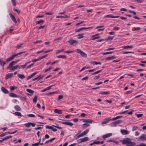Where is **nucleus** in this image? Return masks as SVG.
<instances>
[{"label":"nucleus","mask_w":146,"mask_h":146,"mask_svg":"<svg viewBox=\"0 0 146 146\" xmlns=\"http://www.w3.org/2000/svg\"><path fill=\"white\" fill-rule=\"evenodd\" d=\"M133 52H129V51H122V53L123 54H126L128 53H133Z\"/></svg>","instance_id":"c03bdc74"},{"label":"nucleus","mask_w":146,"mask_h":146,"mask_svg":"<svg viewBox=\"0 0 146 146\" xmlns=\"http://www.w3.org/2000/svg\"><path fill=\"white\" fill-rule=\"evenodd\" d=\"M13 11H16L18 14H19L20 13V11L19 10H18L17 9L14 8L13 9Z\"/></svg>","instance_id":"de8ad7c7"},{"label":"nucleus","mask_w":146,"mask_h":146,"mask_svg":"<svg viewBox=\"0 0 146 146\" xmlns=\"http://www.w3.org/2000/svg\"><path fill=\"white\" fill-rule=\"evenodd\" d=\"M14 108L17 111H20L21 110V108L18 105L15 106Z\"/></svg>","instance_id":"bb28decb"},{"label":"nucleus","mask_w":146,"mask_h":146,"mask_svg":"<svg viewBox=\"0 0 146 146\" xmlns=\"http://www.w3.org/2000/svg\"><path fill=\"white\" fill-rule=\"evenodd\" d=\"M138 128V127H137L134 126L133 127L132 131H134L135 130H136Z\"/></svg>","instance_id":"e2e57ef3"},{"label":"nucleus","mask_w":146,"mask_h":146,"mask_svg":"<svg viewBox=\"0 0 146 146\" xmlns=\"http://www.w3.org/2000/svg\"><path fill=\"white\" fill-rule=\"evenodd\" d=\"M19 65H17L15 66H13L10 69V70H14L15 69H16L18 68H19Z\"/></svg>","instance_id":"7c9ffc66"},{"label":"nucleus","mask_w":146,"mask_h":146,"mask_svg":"<svg viewBox=\"0 0 146 146\" xmlns=\"http://www.w3.org/2000/svg\"><path fill=\"white\" fill-rule=\"evenodd\" d=\"M53 86V85H51L50 86H48V87H46V88L44 89L43 90H42L41 91L42 92H44L45 91H46L47 90H49L51 89V87L52 86Z\"/></svg>","instance_id":"c756f323"},{"label":"nucleus","mask_w":146,"mask_h":146,"mask_svg":"<svg viewBox=\"0 0 146 146\" xmlns=\"http://www.w3.org/2000/svg\"><path fill=\"white\" fill-rule=\"evenodd\" d=\"M6 64V62L0 59V65L2 66H4V65Z\"/></svg>","instance_id":"393cba45"},{"label":"nucleus","mask_w":146,"mask_h":146,"mask_svg":"<svg viewBox=\"0 0 146 146\" xmlns=\"http://www.w3.org/2000/svg\"><path fill=\"white\" fill-rule=\"evenodd\" d=\"M13 58H13V57L12 56L10 57L9 58H7L6 60V61L7 62H8L10 61L11 60H12Z\"/></svg>","instance_id":"58836bf2"},{"label":"nucleus","mask_w":146,"mask_h":146,"mask_svg":"<svg viewBox=\"0 0 146 146\" xmlns=\"http://www.w3.org/2000/svg\"><path fill=\"white\" fill-rule=\"evenodd\" d=\"M56 93V92H49V93H47L46 94L47 95H51V94H55V93Z\"/></svg>","instance_id":"13d9d810"},{"label":"nucleus","mask_w":146,"mask_h":146,"mask_svg":"<svg viewBox=\"0 0 146 146\" xmlns=\"http://www.w3.org/2000/svg\"><path fill=\"white\" fill-rule=\"evenodd\" d=\"M1 90L5 94H8L9 92V91L3 87H1Z\"/></svg>","instance_id":"4468645a"},{"label":"nucleus","mask_w":146,"mask_h":146,"mask_svg":"<svg viewBox=\"0 0 146 146\" xmlns=\"http://www.w3.org/2000/svg\"><path fill=\"white\" fill-rule=\"evenodd\" d=\"M84 33L82 34H80L78 35V37L77 38L78 39H80L84 37Z\"/></svg>","instance_id":"2f4dec72"},{"label":"nucleus","mask_w":146,"mask_h":146,"mask_svg":"<svg viewBox=\"0 0 146 146\" xmlns=\"http://www.w3.org/2000/svg\"><path fill=\"white\" fill-rule=\"evenodd\" d=\"M73 52V51L67 50L64 52L66 53L69 54Z\"/></svg>","instance_id":"69168bd1"},{"label":"nucleus","mask_w":146,"mask_h":146,"mask_svg":"<svg viewBox=\"0 0 146 146\" xmlns=\"http://www.w3.org/2000/svg\"><path fill=\"white\" fill-rule=\"evenodd\" d=\"M63 98V96L62 95H59L58 98V100H59L61 99H62Z\"/></svg>","instance_id":"0e129e2a"},{"label":"nucleus","mask_w":146,"mask_h":146,"mask_svg":"<svg viewBox=\"0 0 146 146\" xmlns=\"http://www.w3.org/2000/svg\"><path fill=\"white\" fill-rule=\"evenodd\" d=\"M81 140L80 142H84L85 141H88L89 140V138L88 137H85L83 138L80 139V140Z\"/></svg>","instance_id":"a211bd4d"},{"label":"nucleus","mask_w":146,"mask_h":146,"mask_svg":"<svg viewBox=\"0 0 146 146\" xmlns=\"http://www.w3.org/2000/svg\"><path fill=\"white\" fill-rule=\"evenodd\" d=\"M9 15L12 21L15 23H16L17 21L15 16L11 13H9Z\"/></svg>","instance_id":"39448f33"},{"label":"nucleus","mask_w":146,"mask_h":146,"mask_svg":"<svg viewBox=\"0 0 146 146\" xmlns=\"http://www.w3.org/2000/svg\"><path fill=\"white\" fill-rule=\"evenodd\" d=\"M26 91L29 93L33 94L34 92V91L29 89H26ZM28 95H29L30 96H31L32 95V94H28Z\"/></svg>","instance_id":"ddd939ff"},{"label":"nucleus","mask_w":146,"mask_h":146,"mask_svg":"<svg viewBox=\"0 0 146 146\" xmlns=\"http://www.w3.org/2000/svg\"><path fill=\"white\" fill-rule=\"evenodd\" d=\"M58 58H66V55H59L57 56Z\"/></svg>","instance_id":"e433bc0d"},{"label":"nucleus","mask_w":146,"mask_h":146,"mask_svg":"<svg viewBox=\"0 0 146 146\" xmlns=\"http://www.w3.org/2000/svg\"><path fill=\"white\" fill-rule=\"evenodd\" d=\"M145 134H142L139 137V139H142L143 140H146V136Z\"/></svg>","instance_id":"dca6fc26"},{"label":"nucleus","mask_w":146,"mask_h":146,"mask_svg":"<svg viewBox=\"0 0 146 146\" xmlns=\"http://www.w3.org/2000/svg\"><path fill=\"white\" fill-rule=\"evenodd\" d=\"M69 17V16H68L67 15H66L65 16H57L56 17V18H68Z\"/></svg>","instance_id":"5701e85b"},{"label":"nucleus","mask_w":146,"mask_h":146,"mask_svg":"<svg viewBox=\"0 0 146 146\" xmlns=\"http://www.w3.org/2000/svg\"><path fill=\"white\" fill-rule=\"evenodd\" d=\"M25 125L27 127H29L31 126V122H28L25 123Z\"/></svg>","instance_id":"5fc2aeb1"},{"label":"nucleus","mask_w":146,"mask_h":146,"mask_svg":"<svg viewBox=\"0 0 146 146\" xmlns=\"http://www.w3.org/2000/svg\"><path fill=\"white\" fill-rule=\"evenodd\" d=\"M9 95L10 96L13 98H17L18 97V96L12 92L10 93L9 94Z\"/></svg>","instance_id":"2eb2a0df"},{"label":"nucleus","mask_w":146,"mask_h":146,"mask_svg":"<svg viewBox=\"0 0 146 146\" xmlns=\"http://www.w3.org/2000/svg\"><path fill=\"white\" fill-rule=\"evenodd\" d=\"M111 120V117H108L104 119L103 121L102 122L101 124L102 125L106 124L108 123Z\"/></svg>","instance_id":"20e7f679"},{"label":"nucleus","mask_w":146,"mask_h":146,"mask_svg":"<svg viewBox=\"0 0 146 146\" xmlns=\"http://www.w3.org/2000/svg\"><path fill=\"white\" fill-rule=\"evenodd\" d=\"M100 94H110V91L108 92H101L99 93Z\"/></svg>","instance_id":"4c0bfd02"},{"label":"nucleus","mask_w":146,"mask_h":146,"mask_svg":"<svg viewBox=\"0 0 146 146\" xmlns=\"http://www.w3.org/2000/svg\"><path fill=\"white\" fill-rule=\"evenodd\" d=\"M92 28V27H87V28L84 27H82V28H80L78 29H76L75 30V32L76 33L78 32H80V31H81L82 30H83L88 29H89L90 28Z\"/></svg>","instance_id":"0eeeda50"},{"label":"nucleus","mask_w":146,"mask_h":146,"mask_svg":"<svg viewBox=\"0 0 146 146\" xmlns=\"http://www.w3.org/2000/svg\"><path fill=\"white\" fill-rule=\"evenodd\" d=\"M113 37L114 36H109L106 39L107 40H111L113 39Z\"/></svg>","instance_id":"3c124183"},{"label":"nucleus","mask_w":146,"mask_h":146,"mask_svg":"<svg viewBox=\"0 0 146 146\" xmlns=\"http://www.w3.org/2000/svg\"><path fill=\"white\" fill-rule=\"evenodd\" d=\"M14 64H13L12 62H11L9 64V65L7 67V69H10L11 68L13 67V66Z\"/></svg>","instance_id":"cd10ccee"},{"label":"nucleus","mask_w":146,"mask_h":146,"mask_svg":"<svg viewBox=\"0 0 146 146\" xmlns=\"http://www.w3.org/2000/svg\"><path fill=\"white\" fill-rule=\"evenodd\" d=\"M99 34H97L94 35L92 36V39L93 40H94L99 38L100 37V36H97Z\"/></svg>","instance_id":"6ab92c4d"},{"label":"nucleus","mask_w":146,"mask_h":146,"mask_svg":"<svg viewBox=\"0 0 146 146\" xmlns=\"http://www.w3.org/2000/svg\"><path fill=\"white\" fill-rule=\"evenodd\" d=\"M68 42L70 43V45H72L74 43L76 44H77L78 42V41L76 40H75L73 39H71L68 40Z\"/></svg>","instance_id":"6e6552de"},{"label":"nucleus","mask_w":146,"mask_h":146,"mask_svg":"<svg viewBox=\"0 0 146 146\" xmlns=\"http://www.w3.org/2000/svg\"><path fill=\"white\" fill-rule=\"evenodd\" d=\"M82 121L83 122L89 123H92L93 122V121L90 119H82L80 120Z\"/></svg>","instance_id":"423d86ee"},{"label":"nucleus","mask_w":146,"mask_h":146,"mask_svg":"<svg viewBox=\"0 0 146 146\" xmlns=\"http://www.w3.org/2000/svg\"><path fill=\"white\" fill-rule=\"evenodd\" d=\"M27 116L31 117H35V115L33 114H29L27 115Z\"/></svg>","instance_id":"680f3d73"},{"label":"nucleus","mask_w":146,"mask_h":146,"mask_svg":"<svg viewBox=\"0 0 146 146\" xmlns=\"http://www.w3.org/2000/svg\"><path fill=\"white\" fill-rule=\"evenodd\" d=\"M131 139L128 138H126L122 140H120V142L123 144H126V146H133L136 145V143L131 141Z\"/></svg>","instance_id":"f257e3e1"},{"label":"nucleus","mask_w":146,"mask_h":146,"mask_svg":"<svg viewBox=\"0 0 146 146\" xmlns=\"http://www.w3.org/2000/svg\"><path fill=\"white\" fill-rule=\"evenodd\" d=\"M112 135V134L111 133H107L105 134L102 137L104 139H105L107 138V137H109L111 136Z\"/></svg>","instance_id":"f8f14e48"},{"label":"nucleus","mask_w":146,"mask_h":146,"mask_svg":"<svg viewBox=\"0 0 146 146\" xmlns=\"http://www.w3.org/2000/svg\"><path fill=\"white\" fill-rule=\"evenodd\" d=\"M89 129H87L86 130L84 131V132L78 135L75 138L76 139H77L80 137H82L84 135H86L89 131Z\"/></svg>","instance_id":"f03ea898"},{"label":"nucleus","mask_w":146,"mask_h":146,"mask_svg":"<svg viewBox=\"0 0 146 146\" xmlns=\"http://www.w3.org/2000/svg\"><path fill=\"white\" fill-rule=\"evenodd\" d=\"M11 1L13 5L14 6H16V0H11Z\"/></svg>","instance_id":"bf43d9fd"},{"label":"nucleus","mask_w":146,"mask_h":146,"mask_svg":"<svg viewBox=\"0 0 146 146\" xmlns=\"http://www.w3.org/2000/svg\"><path fill=\"white\" fill-rule=\"evenodd\" d=\"M37 100V96L36 95L35 96L34 98L33 101L34 103H35Z\"/></svg>","instance_id":"37998d69"},{"label":"nucleus","mask_w":146,"mask_h":146,"mask_svg":"<svg viewBox=\"0 0 146 146\" xmlns=\"http://www.w3.org/2000/svg\"><path fill=\"white\" fill-rule=\"evenodd\" d=\"M13 73H8L7 74H6V76L5 77V80H7L9 78L11 77L12 76H13Z\"/></svg>","instance_id":"9b49d317"},{"label":"nucleus","mask_w":146,"mask_h":146,"mask_svg":"<svg viewBox=\"0 0 146 146\" xmlns=\"http://www.w3.org/2000/svg\"><path fill=\"white\" fill-rule=\"evenodd\" d=\"M8 133H9V131L6 132H5V133H2V134H1L0 135V137H3L4 136L7 135V134H8Z\"/></svg>","instance_id":"a19ab883"},{"label":"nucleus","mask_w":146,"mask_h":146,"mask_svg":"<svg viewBox=\"0 0 146 146\" xmlns=\"http://www.w3.org/2000/svg\"><path fill=\"white\" fill-rule=\"evenodd\" d=\"M119 124V120H117L110 123V125L111 126H114L117 124Z\"/></svg>","instance_id":"412c9836"},{"label":"nucleus","mask_w":146,"mask_h":146,"mask_svg":"<svg viewBox=\"0 0 146 146\" xmlns=\"http://www.w3.org/2000/svg\"><path fill=\"white\" fill-rule=\"evenodd\" d=\"M122 48L123 49L131 48H133V46L132 45L124 46H123Z\"/></svg>","instance_id":"c85d7f7f"},{"label":"nucleus","mask_w":146,"mask_h":146,"mask_svg":"<svg viewBox=\"0 0 146 146\" xmlns=\"http://www.w3.org/2000/svg\"><path fill=\"white\" fill-rule=\"evenodd\" d=\"M23 44V43H21L19 44H18L16 47L17 49L21 48H23V46H22Z\"/></svg>","instance_id":"b1692460"},{"label":"nucleus","mask_w":146,"mask_h":146,"mask_svg":"<svg viewBox=\"0 0 146 146\" xmlns=\"http://www.w3.org/2000/svg\"><path fill=\"white\" fill-rule=\"evenodd\" d=\"M39 145V142H38L32 144V146H38Z\"/></svg>","instance_id":"6e6d98bb"},{"label":"nucleus","mask_w":146,"mask_h":146,"mask_svg":"<svg viewBox=\"0 0 146 146\" xmlns=\"http://www.w3.org/2000/svg\"><path fill=\"white\" fill-rule=\"evenodd\" d=\"M113 53V52H103L102 54L104 55H105L107 54H112Z\"/></svg>","instance_id":"49530a36"},{"label":"nucleus","mask_w":146,"mask_h":146,"mask_svg":"<svg viewBox=\"0 0 146 146\" xmlns=\"http://www.w3.org/2000/svg\"><path fill=\"white\" fill-rule=\"evenodd\" d=\"M115 58V56H112L111 57H107L106 58V60H111V59Z\"/></svg>","instance_id":"72a5a7b5"},{"label":"nucleus","mask_w":146,"mask_h":146,"mask_svg":"<svg viewBox=\"0 0 146 146\" xmlns=\"http://www.w3.org/2000/svg\"><path fill=\"white\" fill-rule=\"evenodd\" d=\"M54 111L55 113H57L58 114H61L62 113V110L58 109H55L54 110Z\"/></svg>","instance_id":"4be33fe9"},{"label":"nucleus","mask_w":146,"mask_h":146,"mask_svg":"<svg viewBox=\"0 0 146 146\" xmlns=\"http://www.w3.org/2000/svg\"><path fill=\"white\" fill-rule=\"evenodd\" d=\"M18 97L20 98V99L21 100H25L26 99V97H22L20 96H18Z\"/></svg>","instance_id":"4d7b16f0"},{"label":"nucleus","mask_w":146,"mask_h":146,"mask_svg":"<svg viewBox=\"0 0 146 146\" xmlns=\"http://www.w3.org/2000/svg\"><path fill=\"white\" fill-rule=\"evenodd\" d=\"M91 63L93 64V65H95L97 64V62L96 61L92 62Z\"/></svg>","instance_id":"774afa93"},{"label":"nucleus","mask_w":146,"mask_h":146,"mask_svg":"<svg viewBox=\"0 0 146 146\" xmlns=\"http://www.w3.org/2000/svg\"><path fill=\"white\" fill-rule=\"evenodd\" d=\"M44 22V21L43 20H41L39 21H38L36 22V24H42Z\"/></svg>","instance_id":"c9c22d12"},{"label":"nucleus","mask_w":146,"mask_h":146,"mask_svg":"<svg viewBox=\"0 0 146 146\" xmlns=\"http://www.w3.org/2000/svg\"><path fill=\"white\" fill-rule=\"evenodd\" d=\"M64 51V49H63L59 50H58V51L56 52V54H58L60 53V52H63Z\"/></svg>","instance_id":"09e8293b"},{"label":"nucleus","mask_w":146,"mask_h":146,"mask_svg":"<svg viewBox=\"0 0 146 146\" xmlns=\"http://www.w3.org/2000/svg\"><path fill=\"white\" fill-rule=\"evenodd\" d=\"M102 70H98V71H97L96 72H94L92 74V75H94V74H97L100 72H101Z\"/></svg>","instance_id":"8fccbe9b"},{"label":"nucleus","mask_w":146,"mask_h":146,"mask_svg":"<svg viewBox=\"0 0 146 146\" xmlns=\"http://www.w3.org/2000/svg\"><path fill=\"white\" fill-rule=\"evenodd\" d=\"M105 17H106V18L110 17V18H115L119 17V16H113L111 15H106L105 16Z\"/></svg>","instance_id":"f3484780"},{"label":"nucleus","mask_w":146,"mask_h":146,"mask_svg":"<svg viewBox=\"0 0 146 146\" xmlns=\"http://www.w3.org/2000/svg\"><path fill=\"white\" fill-rule=\"evenodd\" d=\"M62 123L63 124H65L67 125H68L70 126H72L73 124L71 122H62Z\"/></svg>","instance_id":"aec40b11"},{"label":"nucleus","mask_w":146,"mask_h":146,"mask_svg":"<svg viewBox=\"0 0 146 146\" xmlns=\"http://www.w3.org/2000/svg\"><path fill=\"white\" fill-rule=\"evenodd\" d=\"M100 74H99L97 76H95L94 77V80H97L100 78Z\"/></svg>","instance_id":"864d4df0"},{"label":"nucleus","mask_w":146,"mask_h":146,"mask_svg":"<svg viewBox=\"0 0 146 146\" xmlns=\"http://www.w3.org/2000/svg\"><path fill=\"white\" fill-rule=\"evenodd\" d=\"M133 92L132 90L128 91L125 92V93L126 94H129Z\"/></svg>","instance_id":"338daca9"},{"label":"nucleus","mask_w":146,"mask_h":146,"mask_svg":"<svg viewBox=\"0 0 146 146\" xmlns=\"http://www.w3.org/2000/svg\"><path fill=\"white\" fill-rule=\"evenodd\" d=\"M135 146H146V144L144 143H141L139 145H137Z\"/></svg>","instance_id":"603ef678"},{"label":"nucleus","mask_w":146,"mask_h":146,"mask_svg":"<svg viewBox=\"0 0 146 146\" xmlns=\"http://www.w3.org/2000/svg\"><path fill=\"white\" fill-rule=\"evenodd\" d=\"M135 115L137 117V118H139L140 117H142L143 115V114L142 113H141V114L135 113Z\"/></svg>","instance_id":"79ce46f5"},{"label":"nucleus","mask_w":146,"mask_h":146,"mask_svg":"<svg viewBox=\"0 0 146 146\" xmlns=\"http://www.w3.org/2000/svg\"><path fill=\"white\" fill-rule=\"evenodd\" d=\"M90 125L88 123H85L83 124L82 126H83V129H85L87 127H88Z\"/></svg>","instance_id":"f704fd0d"},{"label":"nucleus","mask_w":146,"mask_h":146,"mask_svg":"<svg viewBox=\"0 0 146 146\" xmlns=\"http://www.w3.org/2000/svg\"><path fill=\"white\" fill-rule=\"evenodd\" d=\"M46 129H51L53 131V129H54L53 127L51 126H49L48 125H46Z\"/></svg>","instance_id":"ea45409f"},{"label":"nucleus","mask_w":146,"mask_h":146,"mask_svg":"<svg viewBox=\"0 0 146 146\" xmlns=\"http://www.w3.org/2000/svg\"><path fill=\"white\" fill-rule=\"evenodd\" d=\"M76 52L77 53L80 54L81 56L82 57H86L87 56L86 54L84 52L82 51L80 49H77L76 50Z\"/></svg>","instance_id":"7ed1b4c3"},{"label":"nucleus","mask_w":146,"mask_h":146,"mask_svg":"<svg viewBox=\"0 0 146 146\" xmlns=\"http://www.w3.org/2000/svg\"><path fill=\"white\" fill-rule=\"evenodd\" d=\"M120 131L121 133L123 135L129 134V131L126 130L121 129Z\"/></svg>","instance_id":"9d476101"},{"label":"nucleus","mask_w":146,"mask_h":146,"mask_svg":"<svg viewBox=\"0 0 146 146\" xmlns=\"http://www.w3.org/2000/svg\"><path fill=\"white\" fill-rule=\"evenodd\" d=\"M18 76L21 79H23L25 78V76L23 74H18Z\"/></svg>","instance_id":"473e14b6"},{"label":"nucleus","mask_w":146,"mask_h":146,"mask_svg":"<svg viewBox=\"0 0 146 146\" xmlns=\"http://www.w3.org/2000/svg\"><path fill=\"white\" fill-rule=\"evenodd\" d=\"M34 64V63H33L29 65H28L27 67V69H28L29 68H30L31 66H33Z\"/></svg>","instance_id":"052dcab7"},{"label":"nucleus","mask_w":146,"mask_h":146,"mask_svg":"<svg viewBox=\"0 0 146 146\" xmlns=\"http://www.w3.org/2000/svg\"><path fill=\"white\" fill-rule=\"evenodd\" d=\"M15 114L16 115H17L18 116H22V115L21 113L20 112H16L15 113Z\"/></svg>","instance_id":"a18cd8bd"},{"label":"nucleus","mask_w":146,"mask_h":146,"mask_svg":"<svg viewBox=\"0 0 146 146\" xmlns=\"http://www.w3.org/2000/svg\"><path fill=\"white\" fill-rule=\"evenodd\" d=\"M25 52H21L15 54L13 55L12 56L13 57V58H14L15 56L18 55H20L24 53Z\"/></svg>","instance_id":"a878e982"},{"label":"nucleus","mask_w":146,"mask_h":146,"mask_svg":"<svg viewBox=\"0 0 146 146\" xmlns=\"http://www.w3.org/2000/svg\"><path fill=\"white\" fill-rule=\"evenodd\" d=\"M44 77V76H42L40 75L38 76L34 79H32V81H34L37 80L38 81L39 80L42 78Z\"/></svg>","instance_id":"1a4fd4ad"}]
</instances>
